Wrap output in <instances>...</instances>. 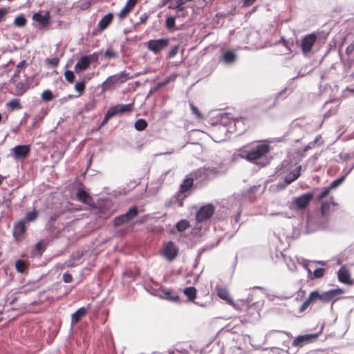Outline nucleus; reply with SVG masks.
<instances>
[{
    "label": "nucleus",
    "mask_w": 354,
    "mask_h": 354,
    "mask_svg": "<svg viewBox=\"0 0 354 354\" xmlns=\"http://www.w3.org/2000/svg\"><path fill=\"white\" fill-rule=\"evenodd\" d=\"M133 104H117L115 106H111L109 110L113 113V115L117 114H122L124 113H129L132 111Z\"/></svg>",
    "instance_id": "nucleus-15"
},
{
    "label": "nucleus",
    "mask_w": 354,
    "mask_h": 354,
    "mask_svg": "<svg viewBox=\"0 0 354 354\" xmlns=\"http://www.w3.org/2000/svg\"><path fill=\"white\" fill-rule=\"evenodd\" d=\"M201 223H198L197 222L196 225L193 229V233L194 234H196L199 233L201 231L202 226H201Z\"/></svg>",
    "instance_id": "nucleus-54"
},
{
    "label": "nucleus",
    "mask_w": 354,
    "mask_h": 354,
    "mask_svg": "<svg viewBox=\"0 0 354 354\" xmlns=\"http://www.w3.org/2000/svg\"><path fill=\"white\" fill-rule=\"evenodd\" d=\"M41 245V243H37V245H36V248H37V249H39V248H40Z\"/></svg>",
    "instance_id": "nucleus-61"
},
{
    "label": "nucleus",
    "mask_w": 354,
    "mask_h": 354,
    "mask_svg": "<svg viewBox=\"0 0 354 354\" xmlns=\"http://www.w3.org/2000/svg\"><path fill=\"white\" fill-rule=\"evenodd\" d=\"M37 216H38V212L37 211L34 210L32 212H29L26 213L24 221V222L25 221L33 222L37 219Z\"/></svg>",
    "instance_id": "nucleus-35"
},
{
    "label": "nucleus",
    "mask_w": 354,
    "mask_h": 354,
    "mask_svg": "<svg viewBox=\"0 0 354 354\" xmlns=\"http://www.w3.org/2000/svg\"><path fill=\"white\" fill-rule=\"evenodd\" d=\"M193 180L192 178H186L184 180L180 187V192L177 196L178 205L183 206V200L187 197L185 194L192 186Z\"/></svg>",
    "instance_id": "nucleus-12"
},
{
    "label": "nucleus",
    "mask_w": 354,
    "mask_h": 354,
    "mask_svg": "<svg viewBox=\"0 0 354 354\" xmlns=\"http://www.w3.org/2000/svg\"><path fill=\"white\" fill-rule=\"evenodd\" d=\"M236 54L230 50L224 52L223 54V61L227 64H231L236 60Z\"/></svg>",
    "instance_id": "nucleus-25"
},
{
    "label": "nucleus",
    "mask_w": 354,
    "mask_h": 354,
    "mask_svg": "<svg viewBox=\"0 0 354 354\" xmlns=\"http://www.w3.org/2000/svg\"><path fill=\"white\" fill-rule=\"evenodd\" d=\"M48 63L50 65H51L52 66L55 67V66H57V64L59 63V60L57 58H52V59H48Z\"/></svg>",
    "instance_id": "nucleus-53"
},
{
    "label": "nucleus",
    "mask_w": 354,
    "mask_h": 354,
    "mask_svg": "<svg viewBox=\"0 0 354 354\" xmlns=\"http://www.w3.org/2000/svg\"><path fill=\"white\" fill-rule=\"evenodd\" d=\"M156 295L161 299H167L170 301H176L179 299V297L177 295L167 289L160 290L159 293Z\"/></svg>",
    "instance_id": "nucleus-19"
},
{
    "label": "nucleus",
    "mask_w": 354,
    "mask_h": 354,
    "mask_svg": "<svg viewBox=\"0 0 354 354\" xmlns=\"http://www.w3.org/2000/svg\"><path fill=\"white\" fill-rule=\"evenodd\" d=\"M26 24V19L24 15L17 16L14 21V24L18 27H23Z\"/></svg>",
    "instance_id": "nucleus-37"
},
{
    "label": "nucleus",
    "mask_w": 354,
    "mask_h": 354,
    "mask_svg": "<svg viewBox=\"0 0 354 354\" xmlns=\"http://www.w3.org/2000/svg\"><path fill=\"white\" fill-rule=\"evenodd\" d=\"M317 333L315 334H306L297 336L292 342V346L301 348L304 345L315 341L318 337Z\"/></svg>",
    "instance_id": "nucleus-11"
},
{
    "label": "nucleus",
    "mask_w": 354,
    "mask_h": 354,
    "mask_svg": "<svg viewBox=\"0 0 354 354\" xmlns=\"http://www.w3.org/2000/svg\"><path fill=\"white\" fill-rule=\"evenodd\" d=\"M169 40L167 39H151L145 45L147 48L154 54H158L168 46Z\"/></svg>",
    "instance_id": "nucleus-7"
},
{
    "label": "nucleus",
    "mask_w": 354,
    "mask_h": 354,
    "mask_svg": "<svg viewBox=\"0 0 354 354\" xmlns=\"http://www.w3.org/2000/svg\"><path fill=\"white\" fill-rule=\"evenodd\" d=\"M341 158H343L344 160H347L349 158V155L346 153L344 155H342Z\"/></svg>",
    "instance_id": "nucleus-60"
},
{
    "label": "nucleus",
    "mask_w": 354,
    "mask_h": 354,
    "mask_svg": "<svg viewBox=\"0 0 354 354\" xmlns=\"http://www.w3.org/2000/svg\"><path fill=\"white\" fill-rule=\"evenodd\" d=\"M312 220L311 219H308V221H307V229L309 232H313L314 230L313 229H310V225L312 224Z\"/></svg>",
    "instance_id": "nucleus-57"
},
{
    "label": "nucleus",
    "mask_w": 354,
    "mask_h": 354,
    "mask_svg": "<svg viewBox=\"0 0 354 354\" xmlns=\"http://www.w3.org/2000/svg\"><path fill=\"white\" fill-rule=\"evenodd\" d=\"M345 179V176H342L334 181H333L329 187L325 188L322 192L317 197L318 201L321 203V210L322 215H325L327 214L331 206L335 205V203L333 201V198L329 196L330 189H335L338 187Z\"/></svg>",
    "instance_id": "nucleus-3"
},
{
    "label": "nucleus",
    "mask_w": 354,
    "mask_h": 354,
    "mask_svg": "<svg viewBox=\"0 0 354 354\" xmlns=\"http://www.w3.org/2000/svg\"><path fill=\"white\" fill-rule=\"evenodd\" d=\"M185 3L183 0H177L176 4H170L169 6V9L177 10L178 11H183V5Z\"/></svg>",
    "instance_id": "nucleus-38"
},
{
    "label": "nucleus",
    "mask_w": 354,
    "mask_h": 354,
    "mask_svg": "<svg viewBox=\"0 0 354 354\" xmlns=\"http://www.w3.org/2000/svg\"><path fill=\"white\" fill-rule=\"evenodd\" d=\"M189 227V221L183 219L176 223V230L178 232H183Z\"/></svg>",
    "instance_id": "nucleus-34"
},
{
    "label": "nucleus",
    "mask_w": 354,
    "mask_h": 354,
    "mask_svg": "<svg viewBox=\"0 0 354 354\" xmlns=\"http://www.w3.org/2000/svg\"><path fill=\"white\" fill-rule=\"evenodd\" d=\"M118 84V82H116L115 76L111 75L109 76L101 85L102 91H106L109 89H111L112 87H113L115 84Z\"/></svg>",
    "instance_id": "nucleus-24"
},
{
    "label": "nucleus",
    "mask_w": 354,
    "mask_h": 354,
    "mask_svg": "<svg viewBox=\"0 0 354 354\" xmlns=\"http://www.w3.org/2000/svg\"><path fill=\"white\" fill-rule=\"evenodd\" d=\"M14 157L17 160L24 159L30 152V147L28 145H17L12 149Z\"/></svg>",
    "instance_id": "nucleus-14"
},
{
    "label": "nucleus",
    "mask_w": 354,
    "mask_h": 354,
    "mask_svg": "<svg viewBox=\"0 0 354 354\" xmlns=\"http://www.w3.org/2000/svg\"><path fill=\"white\" fill-rule=\"evenodd\" d=\"M168 0H166V1H164V2L162 3L163 5H165L167 3Z\"/></svg>",
    "instance_id": "nucleus-64"
},
{
    "label": "nucleus",
    "mask_w": 354,
    "mask_h": 354,
    "mask_svg": "<svg viewBox=\"0 0 354 354\" xmlns=\"http://www.w3.org/2000/svg\"><path fill=\"white\" fill-rule=\"evenodd\" d=\"M147 126V122L144 119H138L136 121L134 127L138 131L144 130Z\"/></svg>",
    "instance_id": "nucleus-36"
},
{
    "label": "nucleus",
    "mask_w": 354,
    "mask_h": 354,
    "mask_svg": "<svg viewBox=\"0 0 354 354\" xmlns=\"http://www.w3.org/2000/svg\"><path fill=\"white\" fill-rule=\"evenodd\" d=\"M73 277L71 274L68 272H66L63 274V280L65 283H70L72 281Z\"/></svg>",
    "instance_id": "nucleus-49"
},
{
    "label": "nucleus",
    "mask_w": 354,
    "mask_h": 354,
    "mask_svg": "<svg viewBox=\"0 0 354 354\" xmlns=\"http://www.w3.org/2000/svg\"><path fill=\"white\" fill-rule=\"evenodd\" d=\"M98 54L94 53L88 55L82 56L75 66L76 73L84 71L87 69L92 62H97Z\"/></svg>",
    "instance_id": "nucleus-5"
},
{
    "label": "nucleus",
    "mask_w": 354,
    "mask_h": 354,
    "mask_svg": "<svg viewBox=\"0 0 354 354\" xmlns=\"http://www.w3.org/2000/svg\"><path fill=\"white\" fill-rule=\"evenodd\" d=\"M53 98V93L50 90H45L41 93V99L45 102L51 101Z\"/></svg>",
    "instance_id": "nucleus-39"
},
{
    "label": "nucleus",
    "mask_w": 354,
    "mask_h": 354,
    "mask_svg": "<svg viewBox=\"0 0 354 354\" xmlns=\"http://www.w3.org/2000/svg\"><path fill=\"white\" fill-rule=\"evenodd\" d=\"M301 166L292 164L290 160H283L280 166L277 167V173L284 179L286 185H288L300 175Z\"/></svg>",
    "instance_id": "nucleus-2"
},
{
    "label": "nucleus",
    "mask_w": 354,
    "mask_h": 354,
    "mask_svg": "<svg viewBox=\"0 0 354 354\" xmlns=\"http://www.w3.org/2000/svg\"><path fill=\"white\" fill-rule=\"evenodd\" d=\"M113 18V15L112 13H108L105 16H104L101 20L99 21L97 27L100 31L106 29L108 26L111 23Z\"/></svg>",
    "instance_id": "nucleus-22"
},
{
    "label": "nucleus",
    "mask_w": 354,
    "mask_h": 354,
    "mask_svg": "<svg viewBox=\"0 0 354 354\" xmlns=\"http://www.w3.org/2000/svg\"><path fill=\"white\" fill-rule=\"evenodd\" d=\"M191 109L192 111V113L196 115L197 118H200L201 117V113L198 111V109L194 106L193 104H190Z\"/></svg>",
    "instance_id": "nucleus-52"
},
{
    "label": "nucleus",
    "mask_w": 354,
    "mask_h": 354,
    "mask_svg": "<svg viewBox=\"0 0 354 354\" xmlns=\"http://www.w3.org/2000/svg\"><path fill=\"white\" fill-rule=\"evenodd\" d=\"M343 292V290L340 288L332 289L325 292L314 290L310 293L308 298L313 304L318 301L326 303L331 301H336L339 296Z\"/></svg>",
    "instance_id": "nucleus-4"
},
{
    "label": "nucleus",
    "mask_w": 354,
    "mask_h": 354,
    "mask_svg": "<svg viewBox=\"0 0 354 354\" xmlns=\"http://www.w3.org/2000/svg\"><path fill=\"white\" fill-rule=\"evenodd\" d=\"M337 277L339 281L345 284H351V274L349 271L344 267H342L337 272Z\"/></svg>",
    "instance_id": "nucleus-18"
},
{
    "label": "nucleus",
    "mask_w": 354,
    "mask_h": 354,
    "mask_svg": "<svg viewBox=\"0 0 354 354\" xmlns=\"http://www.w3.org/2000/svg\"><path fill=\"white\" fill-rule=\"evenodd\" d=\"M26 85L23 82H18L15 85V92L17 95H22L27 90Z\"/></svg>",
    "instance_id": "nucleus-32"
},
{
    "label": "nucleus",
    "mask_w": 354,
    "mask_h": 354,
    "mask_svg": "<svg viewBox=\"0 0 354 354\" xmlns=\"http://www.w3.org/2000/svg\"><path fill=\"white\" fill-rule=\"evenodd\" d=\"M214 212V207L212 205L208 204L203 206L196 215V221L198 223H202L209 219Z\"/></svg>",
    "instance_id": "nucleus-10"
},
{
    "label": "nucleus",
    "mask_w": 354,
    "mask_h": 354,
    "mask_svg": "<svg viewBox=\"0 0 354 354\" xmlns=\"http://www.w3.org/2000/svg\"><path fill=\"white\" fill-rule=\"evenodd\" d=\"M64 76H65L66 80L68 82H70V83H73V82L74 79H75V75H74V73H73V71H66L64 73Z\"/></svg>",
    "instance_id": "nucleus-42"
},
{
    "label": "nucleus",
    "mask_w": 354,
    "mask_h": 354,
    "mask_svg": "<svg viewBox=\"0 0 354 354\" xmlns=\"http://www.w3.org/2000/svg\"><path fill=\"white\" fill-rule=\"evenodd\" d=\"M255 1L256 0H243V6L246 7L250 6L252 5Z\"/></svg>",
    "instance_id": "nucleus-55"
},
{
    "label": "nucleus",
    "mask_w": 354,
    "mask_h": 354,
    "mask_svg": "<svg viewBox=\"0 0 354 354\" xmlns=\"http://www.w3.org/2000/svg\"><path fill=\"white\" fill-rule=\"evenodd\" d=\"M19 73V68H17V69L16 70V71H15V76H14V77H15V76H16Z\"/></svg>",
    "instance_id": "nucleus-62"
},
{
    "label": "nucleus",
    "mask_w": 354,
    "mask_h": 354,
    "mask_svg": "<svg viewBox=\"0 0 354 354\" xmlns=\"http://www.w3.org/2000/svg\"><path fill=\"white\" fill-rule=\"evenodd\" d=\"M77 194L78 198L81 201H83L84 203H86L89 198L88 194L84 190H78Z\"/></svg>",
    "instance_id": "nucleus-40"
},
{
    "label": "nucleus",
    "mask_w": 354,
    "mask_h": 354,
    "mask_svg": "<svg viewBox=\"0 0 354 354\" xmlns=\"http://www.w3.org/2000/svg\"><path fill=\"white\" fill-rule=\"evenodd\" d=\"M91 160H92V157H91V158H90V159H89V162H88V165H91Z\"/></svg>",
    "instance_id": "nucleus-63"
},
{
    "label": "nucleus",
    "mask_w": 354,
    "mask_h": 354,
    "mask_svg": "<svg viewBox=\"0 0 354 354\" xmlns=\"http://www.w3.org/2000/svg\"><path fill=\"white\" fill-rule=\"evenodd\" d=\"M285 334L286 335H289V333L284 332L283 330H270L266 335V339L268 340H272L276 339L277 337L279 335Z\"/></svg>",
    "instance_id": "nucleus-27"
},
{
    "label": "nucleus",
    "mask_w": 354,
    "mask_h": 354,
    "mask_svg": "<svg viewBox=\"0 0 354 354\" xmlns=\"http://www.w3.org/2000/svg\"><path fill=\"white\" fill-rule=\"evenodd\" d=\"M176 77V75H171V76L167 77L162 82H158L157 84V85L156 86L154 90L157 91V90L160 89V88H162V86H165L169 82L174 81Z\"/></svg>",
    "instance_id": "nucleus-28"
},
{
    "label": "nucleus",
    "mask_w": 354,
    "mask_h": 354,
    "mask_svg": "<svg viewBox=\"0 0 354 354\" xmlns=\"http://www.w3.org/2000/svg\"><path fill=\"white\" fill-rule=\"evenodd\" d=\"M8 10L7 8H0V21L3 19L6 15L8 14Z\"/></svg>",
    "instance_id": "nucleus-51"
},
{
    "label": "nucleus",
    "mask_w": 354,
    "mask_h": 354,
    "mask_svg": "<svg viewBox=\"0 0 354 354\" xmlns=\"http://www.w3.org/2000/svg\"><path fill=\"white\" fill-rule=\"evenodd\" d=\"M138 214V211L136 207L133 206L129 209V210L122 214L114 219V225L120 226L122 224L127 223L133 220Z\"/></svg>",
    "instance_id": "nucleus-8"
},
{
    "label": "nucleus",
    "mask_w": 354,
    "mask_h": 354,
    "mask_svg": "<svg viewBox=\"0 0 354 354\" xmlns=\"http://www.w3.org/2000/svg\"><path fill=\"white\" fill-rule=\"evenodd\" d=\"M178 254V249L172 241H169L165 244L162 250V256L168 261H171L176 259Z\"/></svg>",
    "instance_id": "nucleus-9"
},
{
    "label": "nucleus",
    "mask_w": 354,
    "mask_h": 354,
    "mask_svg": "<svg viewBox=\"0 0 354 354\" xmlns=\"http://www.w3.org/2000/svg\"><path fill=\"white\" fill-rule=\"evenodd\" d=\"M87 310L85 308L82 307L77 310L73 314L71 315V324H75L77 323L82 317L86 315Z\"/></svg>",
    "instance_id": "nucleus-23"
},
{
    "label": "nucleus",
    "mask_w": 354,
    "mask_h": 354,
    "mask_svg": "<svg viewBox=\"0 0 354 354\" xmlns=\"http://www.w3.org/2000/svg\"><path fill=\"white\" fill-rule=\"evenodd\" d=\"M314 194L308 192L295 198L291 203L292 208L303 209L306 208L313 198Z\"/></svg>",
    "instance_id": "nucleus-6"
},
{
    "label": "nucleus",
    "mask_w": 354,
    "mask_h": 354,
    "mask_svg": "<svg viewBox=\"0 0 354 354\" xmlns=\"http://www.w3.org/2000/svg\"><path fill=\"white\" fill-rule=\"evenodd\" d=\"M32 19L42 26H46L50 23V13L46 12L44 15L41 12H36L32 16Z\"/></svg>",
    "instance_id": "nucleus-17"
},
{
    "label": "nucleus",
    "mask_w": 354,
    "mask_h": 354,
    "mask_svg": "<svg viewBox=\"0 0 354 354\" xmlns=\"http://www.w3.org/2000/svg\"><path fill=\"white\" fill-rule=\"evenodd\" d=\"M317 37L315 35L310 34L304 37L301 41V47L304 54L309 53L314 44L315 43Z\"/></svg>",
    "instance_id": "nucleus-13"
},
{
    "label": "nucleus",
    "mask_w": 354,
    "mask_h": 354,
    "mask_svg": "<svg viewBox=\"0 0 354 354\" xmlns=\"http://www.w3.org/2000/svg\"><path fill=\"white\" fill-rule=\"evenodd\" d=\"M321 139H322V137L320 136H317L313 142L309 143L308 145V146H306V149L313 148L314 147L315 144L317 142H319Z\"/></svg>",
    "instance_id": "nucleus-50"
},
{
    "label": "nucleus",
    "mask_w": 354,
    "mask_h": 354,
    "mask_svg": "<svg viewBox=\"0 0 354 354\" xmlns=\"http://www.w3.org/2000/svg\"><path fill=\"white\" fill-rule=\"evenodd\" d=\"M147 14H143L140 16L139 24L145 23L147 19Z\"/></svg>",
    "instance_id": "nucleus-56"
},
{
    "label": "nucleus",
    "mask_w": 354,
    "mask_h": 354,
    "mask_svg": "<svg viewBox=\"0 0 354 354\" xmlns=\"http://www.w3.org/2000/svg\"><path fill=\"white\" fill-rule=\"evenodd\" d=\"M26 232V225L24 220L16 223L13 227V235L17 238L22 236Z\"/></svg>",
    "instance_id": "nucleus-21"
},
{
    "label": "nucleus",
    "mask_w": 354,
    "mask_h": 354,
    "mask_svg": "<svg viewBox=\"0 0 354 354\" xmlns=\"http://www.w3.org/2000/svg\"><path fill=\"white\" fill-rule=\"evenodd\" d=\"M138 0H128L123 7V8L120 10L118 14V16L120 19H124L126 17L129 13L131 11V10L134 8Z\"/></svg>",
    "instance_id": "nucleus-20"
},
{
    "label": "nucleus",
    "mask_w": 354,
    "mask_h": 354,
    "mask_svg": "<svg viewBox=\"0 0 354 354\" xmlns=\"http://www.w3.org/2000/svg\"><path fill=\"white\" fill-rule=\"evenodd\" d=\"M325 273V269L324 268H317L313 272V278H320L324 276Z\"/></svg>",
    "instance_id": "nucleus-41"
},
{
    "label": "nucleus",
    "mask_w": 354,
    "mask_h": 354,
    "mask_svg": "<svg viewBox=\"0 0 354 354\" xmlns=\"http://www.w3.org/2000/svg\"><path fill=\"white\" fill-rule=\"evenodd\" d=\"M354 53V41L350 44L346 48V53L351 55Z\"/></svg>",
    "instance_id": "nucleus-47"
},
{
    "label": "nucleus",
    "mask_w": 354,
    "mask_h": 354,
    "mask_svg": "<svg viewBox=\"0 0 354 354\" xmlns=\"http://www.w3.org/2000/svg\"><path fill=\"white\" fill-rule=\"evenodd\" d=\"M313 303L310 300V299L308 297L306 300L302 304V305L300 306L299 311V313L304 312L309 305L312 304Z\"/></svg>",
    "instance_id": "nucleus-45"
},
{
    "label": "nucleus",
    "mask_w": 354,
    "mask_h": 354,
    "mask_svg": "<svg viewBox=\"0 0 354 354\" xmlns=\"http://www.w3.org/2000/svg\"><path fill=\"white\" fill-rule=\"evenodd\" d=\"M65 263L67 266V267H74V266H75V263H73L71 261H68Z\"/></svg>",
    "instance_id": "nucleus-58"
},
{
    "label": "nucleus",
    "mask_w": 354,
    "mask_h": 354,
    "mask_svg": "<svg viewBox=\"0 0 354 354\" xmlns=\"http://www.w3.org/2000/svg\"><path fill=\"white\" fill-rule=\"evenodd\" d=\"M6 106L12 110L20 109L21 108L20 102L18 99H12L6 104Z\"/></svg>",
    "instance_id": "nucleus-33"
},
{
    "label": "nucleus",
    "mask_w": 354,
    "mask_h": 354,
    "mask_svg": "<svg viewBox=\"0 0 354 354\" xmlns=\"http://www.w3.org/2000/svg\"><path fill=\"white\" fill-rule=\"evenodd\" d=\"M114 76L118 84L125 82L131 78L129 74L125 72H121L119 74L114 75Z\"/></svg>",
    "instance_id": "nucleus-30"
},
{
    "label": "nucleus",
    "mask_w": 354,
    "mask_h": 354,
    "mask_svg": "<svg viewBox=\"0 0 354 354\" xmlns=\"http://www.w3.org/2000/svg\"><path fill=\"white\" fill-rule=\"evenodd\" d=\"M15 268H16L17 271L21 274L24 273L27 270L26 263H25V261L24 260H21V259L17 260L15 262Z\"/></svg>",
    "instance_id": "nucleus-29"
},
{
    "label": "nucleus",
    "mask_w": 354,
    "mask_h": 354,
    "mask_svg": "<svg viewBox=\"0 0 354 354\" xmlns=\"http://www.w3.org/2000/svg\"><path fill=\"white\" fill-rule=\"evenodd\" d=\"M112 117H113V113H112V112H111V111H110V110H109V109L107 110V111H106V114H105V116H104V119H103V120H102V123H101V124H100V127H101L104 126L105 124H106V123H107V122L109 121V120L111 118H112Z\"/></svg>",
    "instance_id": "nucleus-43"
},
{
    "label": "nucleus",
    "mask_w": 354,
    "mask_h": 354,
    "mask_svg": "<svg viewBox=\"0 0 354 354\" xmlns=\"http://www.w3.org/2000/svg\"><path fill=\"white\" fill-rule=\"evenodd\" d=\"M86 81L85 80H81L77 81L74 86L75 90L78 92V95L80 96L85 90V86H86Z\"/></svg>",
    "instance_id": "nucleus-31"
},
{
    "label": "nucleus",
    "mask_w": 354,
    "mask_h": 354,
    "mask_svg": "<svg viewBox=\"0 0 354 354\" xmlns=\"http://www.w3.org/2000/svg\"><path fill=\"white\" fill-rule=\"evenodd\" d=\"M218 296L225 301H226L231 306L236 307V304L230 295L229 290L225 287H218L217 288Z\"/></svg>",
    "instance_id": "nucleus-16"
},
{
    "label": "nucleus",
    "mask_w": 354,
    "mask_h": 354,
    "mask_svg": "<svg viewBox=\"0 0 354 354\" xmlns=\"http://www.w3.org/2000/svg\"><path fill=\"white\" fill-rule=\"evenodd\" d=\"M178 49H179V48L178 46H174V47H172L169 53V57H174L177 54Z\"/></svg>",
    "instance_id": "nucleus-48"
},
{
    "label": "nucleus",
    "mask_w": 354,
    "mask_h": 354,
    "mask_svg": "<svg viewBox=\"0 0 354 354\" xmlns=\"http://www.w3.org/2000/svg\"><path fill=\"white\" fill-rule=\"evenodd\" d=\"M116 57V53L111 48H108L104 53V57L107 59Z\"/></svg>",
    "instance_id": "nucleus-44"
},
{
    "label": "nucleus",
    "mask_w": 354,
    "mask_h": 354,
    "mask_svg": "<svg viewBox=\"0 0 354 354\" xmlns=\"http://www.w3.org/2000/svg\"><path fill=\"white\" fill-rule=\"evenodd\" d=\"M270 147L265 142H256L245 145L237 151V154L242 158L252 163H257V161L270 151Z\"/></svg>",
    "instance_id": "nucleus-1"
},
{
    "label": "nucleus",
    "mask_w": 354,
    "mask_h": 354,
    "mask_svg": "<svg viewBox=\"0 0 354 354\" xmlns=\"http://www.w3.org/2000/svg\"><path fill=\"white\" fill-rule=\"evenodd\" d=\"M24 64H25V61H24V60H22V61H21V62L17 64V68H21V67H23V66H24Z\"/></svg>",
    "instance_id": "nucleus-59"
},
{
    "label": "nucleus",
    "mask_w": 354,
    "mask_h": 354,
    "mask_svg": "<svg viewBox=\"0 0 354 354\" xmlns=\"http://www.w3.org/2000/svg\"><path fill=\"white\" fill-rule=\"evenodd\" d=\"M175 25V18L169 17L166 20V26L168 28H172Z\"/></svg>",
    "instance_id": "nucleus-46"
},
{
    "label": "nucleus",
    "mask_w": 354,
    "mask_h": 354,
    "mask_svg": "<svg viewBox=\"0 0 354 354\" xmlns=\"http://www.w3.org/2000/svg\"><path fill=\"white\" fill-rule=\"evenodd\" d=\"M183 292L187 297L189 301H193L196 298V290L194 287L185 288Z\"/></svg>",
    "instance_id": "nucleus-26"
}]
</instances>
